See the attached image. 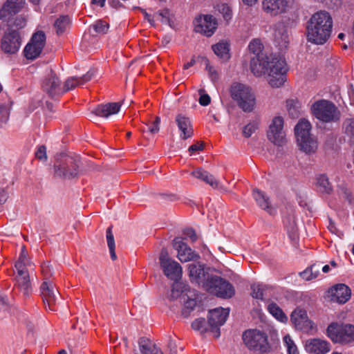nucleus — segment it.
Masks as SVG:
<instances>
[{
	"label": "nucleus",
	"mask_w": 354,
	"mask_h": 354,
	"mask_svg": "<svg viewBox=\"0 0 354 354\" xmlns=\"http://www.w3.org/2000/svg\"><path fill=\"white\" fill-rule=\"evenodd\" d=\"M243 340L245 346L252 351L266 353L270 350L267 335L257 329H250L243 334Z\"/></svg>",
	"instance_id": "obj_7"
},
{
	"label": "nucleus",
	"mask_w": 354,
	"mask_h": 354,
	"mask_svg": "<svg viewBox=\"0 0 354 354\" xmlns=\"http://www.w3.org/2000/svg\"><path fill=\"white\" fill-rule=\"evenodd\" d=\"M192 327L196 330H199L201 333L207 331L206 321L205 318H198L192 323Z\"/></svg>",
	"instance_id": "obj_44"
},
{
	"label": "nucleus",
	"mask_w": 354,
	"mask_h": 354,
	"mask_svg": "<svg viewBox=\"0 0 354 354\" xmlns=\"http://www.w3.org/2000/svg\"><path fill=\"white\" fill-rule=\"evenodd\" d=\"M203 289L209 293L223 299L231 298L235 293L232 284L225 279L214 274L207 277L203 284Z\"/></svg>",
	"instance_id": "obj_4"
},
{
	"label": "nucleus",
	"mask_w": 354,
	"mask_h": 354,
	"mask_svg": "<svg viewBox=\"0 0 354 354\" xmlns=\"http://www.w3.org/2000/svg\"><path fill=\"white\" fill-rule=\"evenodd\" d=\"M41 295L46 308L48 307L50 310H56L55 306L57 302V295L58 291L55 288L52 281H44L40 287Z\"/></svg>",
	"instance_id": "obj_19"
},
{
	"label": "nucleus",
	"mask_w": 354,
	"mask_h": 354,
	"mask_svg": "<svg viewBox=\"0 0 354 354\" xmlns=\"http://www.w3.org/2000/svg\"><path fill=\"white\" fill-rule=\"evenodd\" d=\"M106 241H107V245L109 247V252L111 254V258L113 261H115L117 259V256H116L115 252V245L114 236L112 233V226H110L106 229Z\"/></svg>",
	"instance_id": "obj_40"
},
{
	"label": "nucleus",
	"mask_w": 354,
	"mask_h": 354,
	"mask_svg": "<svg viewBox=\"0 0 354 354\" xmlns=\"http://www.w3.org/2000/svg\"><path fill=\"white\" fill-rule=\"evenodd\" d=\"M232 98L245 112H251L255 105V97L250 87L245 84L234 82L230 89Z\"/></svg>",
	"instance_id": "obj_3"
},
{
	"label": "nucleus",
	"mask_w": 354,
	"mask_h": 354,
	"mask_svg": "<svg viewBox=\"0 0 354 354\" xmlns=\"http://www.w3.org/2000/svg\"><path fill=\"white\" fill-rule=\"evenodd\" d=\"M283 129V118L280 116L274 118L267 133L268 140L276 145L282 146L286 142V134Z\"/></svg>",
	"instance_id": "obj_16"
},
{
	"label": "nucleus",
	"mask_w": 354,
	"mask_h": 354,
	"mask_svg": "<svg viewBox=\"0 0 354 354\" xmlns=\"http://www.w3.org/2000/svg\"><path fill=\"white\" fill-rule=\"evenodd\" d=\"M274 41L280 50H286L290 41L289 31L283 22L275 25L274 31Z\"/></svg>",
	"instance_id": "obj_24"
},
{
	"label": "nucleus",
	"mask_w": 354,
	"mask_h": 354,
	"mask_svg": "<svg viewBox=\"0 0 354 354\" xmlns=\"http://www.w3.org/2000/svg\"><path fill=\"white\" fill-rule=\"evenodd\" d=\"M109 3L113 8H118L121 5L118 0H109Z\"/></svg>",
	"instance_id": "obj_62"
},
{
	"label": "nucleus",
	"mask_w": 354,
	"mask_h": 354,
	"mask_svg": "<svg viewBox=\"0 0 354 354\" xmlns=\"http://www.w3.org/2000/svg\"><path fill=\"white\" fill-rule=\"evenodd\" d=\"M218 10L223 14V18L226 21H228L232 17V10L230 7L226 4H222Z\"/></svg>",
	"instance_id": "obj_48"
},
{
	"label": "nucleus",
	"mask_w": 354,
	"mask_h": 354,
	"mask_svg": "<svg viewBox=\"0 0 354 354\" xmlns=\"http://www.w3.org/2000/svg\"><path fill=\"white\" fill-rule=\"evenodd\" d=\"M310 123L306 120H301L295 127V133L300 149L306 153L315 152L317 149V142L313 138L310 131Z\"/></svg>",
	"instance_id": "obj_6"
},
{
	"label": "nucleus",
	"mask_w": 354,
	"mask_h": 354,
	"mask_svg": "<svg viewBox=\"0 0 354 354\" xmlns=\"http://www.w3.org/2000/svg\"><path fill=\"white\" fill-rule=\"evenodd\" d=\"M21 45L20 33L17 30L8 29L1 40V48L6 54L17 53Z\"/></svg>",
	"instance_id": "obj_13"
},
{
	"label": "nucleus",
	"mask_w": 354,
	"mask_h": 354,
	"mask_svg": "<svg viewBox=\"0 0 354 354\" xmlns=\"http://www.w3.org/2000/svg\"><path fill=\"white\" fill-rule=\"evenodd\" d=\"M252 295L254 298L258 299H263L264 291L267 289V286L263 284H253L251 286Z\"/></svg>",
	"instance_id": "obj_42"
},
{
	"label": "nucleus",
	"mask_w": 354,
	"mask_h": 354,
	"mask_svg": "<svg viewBox=\"0 0 354 354\" xmlns=\"http://www.w3.org/2000/svg\"><path fill=\"white\" fill-rule=\"evenodd\" d=\"M35 156L40 160H46V148L44 145H41L38 147L37 151L35 152Z\"/></svg>",
	"instance_id": "obj_50"
},
{
	"label": "nucleus",
	"mask_w": 354,
	"mask_h": 354,
	"mask_svg": "<svg viewBox=\"0 0 354 354\" xmlns=\"http://www.w3.org/2000/svg\"><path fill=\"white\" fill-rule=\"evenodd\" d=\"M217 23L212 15L200 16L195 21V31L210 37L216 29Z\"/></svg>",
	"instance_id": "obj_20"
},
{
	"label": "nucleus",
	"mask_w": 354,
	"mask_h": 354,
	"mask_svg": "<svg viewBox=\"0 0 354 354\" xmlns=\"http://www.w3.org/2000/svg\"><path fill=\"white\" fill-rule=\"evenodd\" d=\"M180 291H182L181 290V285L180 284H174L173 286H172V290H171V297H177L178 295V292Z\"/></svg>",
	"instance_id": "obj_61"
},
{
	"label": "nucleus",
	"mask_w": 354,
	"mask_h": 354,
	"mask_svg": "<svg viewBox=\"0 0 354 354\" xmlns=\"http://www.w3.org/2000/svg\"><path fill=\"white\" fill-rule=\"evenodd\" d=\"M93 28L94 30L100 34H106L109 28V25L108 23L102 21L97 20L93 25Z\"/></svg>",
	"instance_id": "obj_43"
},
{
	"label": "nucleus",
	"mask_w": 354,
	"mask_h": 354,
	"mask_svg": "<svg viewBox=\"0 0 354 354\" xmlns=\"http://www.w3.org/2000/svg\"><path fill=\"white\" fill-rule=\"evenodd\" d=\"M42 89L50 98L64 94L61 82L53 71L43 81Z\"/></svg>",
	"instance_id": "obj_18"
},
{
	"label": "nucleus",
	"mask_w": 354,
	"mask_h": 354,
	"mask_svg": "<svg viewBox=\"0 0 354 354\" xmlns=\"http://www.w3.org/2000/svg\"><path fill=\"white\" fill-rule=\"evenodd\" d=\"M188 270L191 282L201 286L203 288L207 277L212 275L207 272L205 265L199 262L189 263Z\"/></svg>",
	"instance_id": "obj_22"
},
{
	"label": "nucleus",
	"mask_w": 354,
	"mask_h": 354,
	"mask_svg": "<svg viewBox=\"0 0 354 354\" xmlns=\"http://www.w3.org/2000/svg\"><path fill=\"white\" fill-rule=\"evenodd\" d=\"M267 309L268 312L277 320L282 323L288 321V317L283 313L282 309L274 302L272 301L268 304Z\"/></svg>",
	"instance_id": "obj_36"
},
{
	"label": "nucleus",
	"mask_w": 354,
	"mask_h": 354,
	"mask_svg": "<svg viewBox=\"0 0 354 354\" xmlns=\"http://www.w3.org/2000/svg\"><path fill=\"white\" fill-rule=\"evenodd\" d=\"M167 346L170 351L169 354H177L176 345L172 339H169Z\"/></svg>",
	"instance_id": "obj_59"
},
{
	"label": "nucleus",
	"mask_w": 354,
	"mask_h": 354,
	"mask_svg": "<svg viewBox=\"0 0 354 354\" xmlns=\"http://www.w3.org/2000/svg\"><path fill=\"white\" fill-rule=\"evenodd\" d=\"M196 305V301L195 299H189L185 303V308L189 310H194Z\"/></svg>",
	"instance_id": "obj_56"
},
{
	"label": "nucleus",
	"mask_w": 354,
	"mask_h": 354,
	"mask_svg": "<svg viewBox=\"0 0 354 354\" xmlns=\"http://www.w3.org/2000/svg\"><path fill=\"white\" fill-rule=\"evenodd\" d=\"M173 247L177 250L178 258L181 262L196 261L200 258L198 253L192 250L187 243L179 238H176L173 241Z\"/></svg>",
	"instance_id": "obj_21"
},
{
	"label": "nucleus",
	"mask_w": 354,
	"mask_h": 354,
	"mask_svg": "<svg viewBox=\"0 0 354 354\" xmlns=\"http://www.w3.org/2000/svg\"><path fill=\"white\" fill-rule=\"evenodd\" d=\"M248 48L254 55L250 61V69L252 73L257 77L268 73V81L272 87H279L283 85L286 81L288 71L285 59L279 55L263 54V46L259 39L252 40Z\"/></svg>",
	"instance_id": "obj_1"
},
{
	"label": "nucleus",
	"mask_w": 354,
	"mask_h": 354,
	"mask_svg": "<svg viewBox=\"0 0 354 354\" xmlns=\"http://www.w3.org/2000/svg\"><path fill=\"white\" fill-rule=\"evenodd\" d=\"M120 106L121 105L119 102H110L99 104L91 112V118H92V116H98L107 118L110 115L118 113Z\"/></svg>",
	"instance_id": "obj_26"
},
{
	"label": "nucleus",
	"mask_w": 354,
	"mask_h": 354,
	"mask_svg": "<svg viewBox=\"0 0 354 354\" xmlns=\"http://www.w3.org/2000/svg\"><path fill=\"white\" fill-rule=\"evenodd\" d=\"M206 69L208 71L209 77L211 78L212 81L214 82L218 79V73L209 64V63H207L206 64Z\"/></svg>",
	"instance_id": "obj_52"
},
{
	"label": "nucleus",
	"mask_w": 354,
	"mask_h": 354,
	"mask_svg": "<svg viewBox=\"0 0 354 354\" xmlns=\"http://www.w3.org/2000/svg\"><path fill=\"white\" fill-rule=\"evenodd\" d=\"M344 140L354 145V118H346L342 124Z\"/></svg>",
	"instance_id": "obj_33"
},
{
	"label": "nucleus",
	"mask_w": 354,
	"mask_h": 354,
	"mask_svg": "<svg viewBox=\"0 0 354 354\" xmlns=\"http://www.w3.org/2000/svg\"><path fill=\"white\" fill-rule=\"evenodd\" d=\"M229 315V309L218 308L209 311L208 323L211 331L214 333L216 338L219 337L220 326L223 325Z\"/></svg>",
	"instance_id": "obj_15"
},
{
	"label": "nucleus",
	"mask_w": 354,
	"mask_h": 354,
	"mask_svg": "<svg viewBox=\"0 0 354 354\" xmlns=\"http://www.w3.org/2000/svg\"><path fill=\"white\" fill-rule=\"evenodd\" d=\"M191 175L199 179L205 183L209 185L213 188H218L219 187V181L211 174L208 171L204 170L202 168H197L196 169L192 171Z\"/></svg>",
	"instance_id": "obj_30"
},
{
	"label": "nucleus",
	"mask_w": 354,
	"mask_h": 354,
	"mask_svg": "<svg viewBox=\"0 0 354 354\" xmlns=\"http://www.w3.org/2000/svg\"><path fill=\"white\" fill-rule=\"evenodd\" d=\"M69 25L70 18L67 15L60 16L54 23V27L58 35L63 34L69 27Z\"/></svg>",
	"instance_id": "obj_39"
},
{
	"label": "nucleus",
	"mask_w": 354,
	"mask_h": 354,
	"mask_svg": "<svg viewBox=\"0 0 354 354\" xmlns=\"http://www.w3.org/2000/svg\"><path fill=\"white\" fill-rule=\"evenodd\" d=\"M210 101L211 98L207 94H201L198 100L199 104L202 106H207Z\"/></svg>",
	"instance_id": "obj_55"
},
{
	"label": "nucleus",
	"mask_w": 354,
	"mask_h": 354,
	"mask_svg": "<svg viewBox=\"0 0 354 354\" xmlns=\"http://www.w3.org/2000/svg\"><path fill=\"white\" fill-rule=\"evenodd\" d=\"M326 334L335 343L348 344L354 341V325L331 323L327 327Z\"/></svg>",
	"instance_id": "obj_8"
},
{
	"label": "nucleus",
	"mask_w": 354,
	"mask_h": 354,
	"mask_svg": "<svg viewBox=\"0 0 354 354\" xmlns=\"http://www.w3.org/2000/svg\"><path fill=\"white\" fill-rule=\"evenodd\" d=\"M80 159L78 156L62 155L54 165L55 175L65 179H71L78 176Z\"/></svg>",
	"instance_id": "obj_5"
},
{
	"label": "nucleus",
	"mask_w": 354,
	"mask_h": 354,
	"mask_svg": "<svg viewBox=\"0 0 354 354\" xmlns=\"http://www.w3.org/2000/svg\"><path fill=\"white\" fill-rule=\"evenodd\" d=\"M95 71L93 70L88 71L85 75L82 77H68L64 82L62 91L64 93L69 90L75 88L78 85L83 84L90 81L94 76Z\"/></svg>",
	"instance_id": "obj_29"
},
{
	"label": "nucleus",
	"mask_w": 354,
	"mask_h": 354,
	"mask_svg": "<svg viewBox=\"0 0 354 354\" xmlns=\"http://www.w3.org/2000/svg\"><path fill=\"white\" fill-rule=\"evenodd\" d=\"M138 344L142 354H162L161 351L146 337L140 338Z\"/></svg>",
	"instance_id": "obj_32"
},
{
	"label": "nucleus",
	"mask_w": 354,
	"mask_h": 354,
	"mask_svg": "<svg viewBox=\"0 0 354 354\" xmlns=\"http://www.w3.org/2000/svg\"><path fill=\"white\" fill-rule=\"evenodd\" d=\"M46 39L44 31L38 30L35 32L24 50V56L32 60L38 57L45 46Z\"/></svg>",
	"instance_id": "obj_12"
},
{
	"label": "nucleus",
	"mask_w": 354,
	"mask_h": 354,
	"mask_svg": "<svg viewBox=\"0 0 354 354\" xmlns=\"http://www.w3.org/2000/svg\"><path fill=\"white\" fill-rule=\"evenodd\" d=\"M286 106L289 115L292 118H298L300 113V104L295 100H288L286 101Z\"/></svg>",
	"instance_id": "obj_41"
},
{
	"label": "nucleus",
	"mask_w": 354,
	"mask_h": 354,
	"mask_svg": "<svg viewBox=\"0 0 354 354\" xmlns=\"http://www.w3.org/2000/svg\"><path fill=\"white\" fill-rule=\"evenodd\" d=\"M214 53L220 58L227 60L230 58V48L227 42H219L212 46Z\"/></svg>",
	"instance_id": "obj_38"
},
{
	"label": "nucleus",
	"mask_w": 354,
	"mask_h": 354,
	"mask_svg": "<svg viewBox=\"0 0 354 354\" xmlns=\"http://www.w3.org/2000/svg\"><path fill=\"white\" fill-rule=\"evenodd\" d=\"M156 15L160 17V21L164 24L169 23V10L168 9H164L159 10L156 13Z\"/></svg>",
	"instance_id": "obj_49"
},
{
	"label": "nucleus",
	"mask_w": 354,
	"mask_h": 354,
	"mask_svg": "<svg viewBox=\"0 0 354 354\" xmlns=\"http://www.w3.org/2000/svg\"><path fill=\"white\" fill-rule=\"evenodd\" d=\"M338 194L339 197L348 201L349 203L352 201L351 193L346 185H341L338 187Z\"/></svg>",
	"instance_id": "obj_45"
},
{
	"label": "nucleus",
	"mask_w": 354,
	"mask_h": 354,
	"mask_svg": "<svg viewBox=\"0 0 354 354\" xmlns=\"http://www.w3.org/2000/svg\"><path fill=\"white\" fill-rule=\"evenodd\" d=\"M195 63H196L195 59H194V58H192V59L190 60V62H187V63H186V64H184V66H183V68H184V69H185V70H187V69H188L189 67H191V66H194V65L195 64Z\"/></svg>",
	"instance_id": "obj_64"
},
{
	"label": "nucleus",
	"mask_w": 354,
	"mask_h": 354,
	"mask_svg": "<svg viewBox=\"0 0 354 354\" xmlns=\"http://www.w3.org/2000/svg\"><path fill=\"white\" fill-rule=\"evenodd\" d=\"M160 123V118L159 117H156L155 120L153 122L152 124L149 127V131L151 133H156L159 131V125Z\"/></svg>",
	"instance_id": "obj_51"
},
{
	"label": "nucleus",
	"mask_w": 354,
	"mask_h": 354,
	"mask_svg": "<svg viewBox=\"0 0 354 354\" xmlns=\"http://www.w3.org/2000/svg\"><path fill=\"white\" fill-rule=\"evenodd\" d=\"M183 234L189 237L192 242H195L197 240V235L195 231L192 228H187L183 231Z\"/></svg>",
	"instance_id": "obj_53"
},
{
	"label": "nucleus",
	"mask_w": 354,
	"mask_h": 354,
	"mask_svg": "<svg viewBox=\"0 0 354 354\" xmlns=\"http://www.w3.org/2000/svg\"><path fill=\"white\" fill-rule=\"evenodd\" d=\"M203 144L202 142L197 143V144L191 145L189 148V151L195 152L197 151L203 150Z\"/></svg>",
	"instance_id": "obj_60"
},
{
	"label": "nucleus",
	"mask_w": 354,
	"mask_h": 354,
	"mask_svg": "<svg viewBox=\"0 0 354 354\" xmlns=\"http://www.w3.org/2000/svg\"><path fill=\"white\" fill-rule=\"evenodd\" d=\"M283 340L286 344L288 354H299L297 348L290 338V335H286L283 338Z\"/></svg>",
	"instance_id": "obj_46"
},
{
	"label": "nucleus",
	"mask_w": 354,
	"mask_h": 354,
	"mask_svg": "<svg viewBox=\"0 0 354 354\" xmlns=\"http://www.w3.org/2000/svg\"><path fill=\"white\" fill-rule=\"evenodd\" d=\"M333 20L330 14L324 10L317 12L307 22L308 41L315 44H323L330 37Z\"/></svg>",
	"instance_id": "obj_2"
},
{
	"label": "nucleus",
	"mask_w": 354,
	"mask_h": 354,
	"mask_svg": "<svg viewBox=\"0 0 354 354\" xmlns=\"http://www.w3.org/2000/svg\"><path fill=\"white\" fill-rule=\"evenodd\" d=\"M313 115L319 120L329 122L339 118V111L335 104L328 100H321L312 106Z\"/></svg>",
	"instance_id": "obj_9"
},
{
	"label": "nucleus",
	"mask_w": 354,
	"mask_h": 354,
	"mask_svg": "<svg viewBox=\"0 0 354 354\" xmlns=\"http://www.w3.org/2000/svg\"><path fill=\"white\" fill-rule=\"evenodd\" d=\"M15 266L17 270V275L15 279L14 290H18L25 298L28 297L32 294V287L27 268L20 262L16 263Z\"/></svg>",
	"instance_id": "obj_11"
},
{
	"label": "nucleus",
	"mask_w": 354,
	"mask_h": 354,
	"mask_svg": "<svg viewBox=\"0 0 354 354\" xmlns=\"http://www.w3.org/2000/svg\"><path fill=\"white\" fill-rule=\"evenodd\" d=\"M285 227L291 240H296L298 235V227L293 216H288L284 221Z\"/></svg>",
	"instance_id": "obj_37"
},
{
	"label": "nucleus",
	"mask_w": 354,
	"mask_h": 354,
	"mask_svg": "<svg viewBox=\"0 0 354 354\" xmlns=\"http://www.w3.org/2000/svg\"><path fill=\"white\" fill-rule=\"evenodd\" d=\"M159 261L165 275L169 279L178 281L182 277L183 270L180 265L171 259L165 248L161 250Z\"/></svg>",
	"instance_id": "obj_10"
},
{
	"label": "nucleus",
	"mask_w": 354,
	"mask_h": 354,
	"mask_svg": "<svg viewBox=\"0 0 354 354\" xmlns=\"http://www.w3.org/2000/svg\"><path fill=\"white\" fill-rule=\"evenodd\" d=\"M305 349L310 354H326L330 351V344L324 339H309L306 341Z\"/></svg>",
	"instance_id": "obj_25"
},
{
	"label": "nucleus",
	"mask_w": 354,
	"mask_h": 354,
	"mask_svg": "<svg viewBox=\"0 0 354 354\" xmlns=\"http://www.w3.org/2000/svg\"><path fill=\"white\" fill-rule=\"evenodd\" d=\"M321 263H315L308 267L306 270L299 273L300 277L306 280L310 281L317 277L321 268Z\"/></svg>",
	"instance_id": "obj_35"
},
{
	"label": "nucleus",
	"mask_w": 354,
	"mask_h": 354,
	"mask_svg": "<svg viewBox=\"0 0 354 354\" xmlns=\"http://www.w3.org/2000/svg\"><path fill=\"white\" fill-rule=\"evenodd\" d=\"M253 197L257 205L263 209L266 210L270 214H274L276 210L271 207L270 198L261 190H253Z\"/></svg>",
	"instance_id": "obj_31"
},
{
	"label": "nucleus",
	"mask_w": 354,
	"mask_h": 354,
	"mask_svg": "<svg viewBox=\"0 0 354 354\" xmlns=\"http://www.w3.org/2000/svg\"><path fill=\"white\" fill-rule=\"evenodd\" d=\"M290 320L297 330L308 333L313 328V323L308 319L306 310L303 308L295 309L290 315Z\"/></svg>",
	"instance_id": "obj_17"
},
{
	"label": "nucleus",
	"mask_w": 354,
	"mask_h": 354,
	"mask_svg": "<svg viewBox=\"0 0 354 354\" xmlns=\"http://www.w3.org/2000/svg\"><path fill=\"white\" fill-rule=\"evenodd\" d=\"M26 0H6L0 8V20L10 23L26 6Z\"/></svg>",
	"instance_id": "obj_14"
},
{
	"label": "nucleus",
	"mask_w": 354,
	"mask_h": 354,
	"mask_svg": "<svg viewBox=\"0 0 354 354\" xmlns=\"http://www.w3.org/2000/svg\"><path fill=\"white\" fill-rule=\"evenodd\" d=\"M258 129V123L252 122L248 124L243 130V134L245 138H249Z\"/></svg>",
	"instance_id": "obj_47"
},
{
	"label": "nucleus",
	"mask_w": 354,
	"mask_h": 354,
	"mask_svg": "<svg viewBox=\"0 0 354 354\" xmlns=\"http://www.w3.org/2000/svg\"><path fill=\"white\" fill-rule=\"evenodd\" d=\"M13 25L18 29L22 28L26 26V20L22 17H17L15 19Z\"/></svg>",
	"instance_id": "obj_54"
},
{
	"label": "nucleus",
	"mask_w": 354,
	"mask_h": 354,
	"mask_svg": "<svg viewBox=\"0 0 354 354\" xmlns=\"http://www.w3.org/2000/svg\"><path fill=\"white\" fill-rule=\"evenodd\" d=\"M106 0H91V3L95 5H99L100 7H104L105 5Z\"/></svg>",
	"instance_id": "obj_63"
},
{
	"label": "nucleus",
	"mask_w": 354,
	"mask_h": 354,
	"mask_svg": "<svg viewBox=\"0 0 354 354\" xmlns=\"http://www.w3.org/2000/svg\"><path fill=\"white\" fill-rule=\"evenodd\" d=\"M26 252L25 251V247L23 246L22 251L19 258V260L16 263H21L22 265L26 267Z\"/></svg>",
	"instance_id": "obj_57"
},
{
	"label": "nucleus",
	"mask_w": 354,
	"mask_h": 354,
	"mask_svg": "<svg viewBox=\"0 0 354 354\" xmlns=\"http://www.w3.org/2000/svg\"><path fill=\"white\" fill-rule=\"evenodd\" d=\"M8 198V194L3 189H0V205L4 204Z\"/></svg>",
	"instance_id": "obj_58"
},
{
	"label": "nucleus",
	"mask_w": 354,
	"mask_h": 354,
	"mask_svg": "<svg viewBox=\"0 0 354 354\" xmlns=\"http://www.w3.org/2000/svg\"><path fill=\"white\" fill-rule=\"evenodd\" d=\"M318 192L323 194H330L333 192V187L328 177L325 174L319 175L317 178Z\"/></svg>",
	"instance_id": "obj_34"
},
{
	"label": "nucleus",
	"mask_w": 354,
	"mask_h": 354,
	"mask_svg": "<svg viewBox=\"0 0 354 354\" xmlns=\"http://www.w3.org/2000/svg\"><path fill=\"white\" fill-rule=\"evenodd\" d=\"M175 121L180 131V137L183 140H186L193 136L194 131L189 118L182 113H178L176 116Z\"/></svg>",
	"instance_id": "obj_28"
},
{
	"label": "nucleus",
	"mask_w": 354,
	"mask_h": 354,
	"mask_svg": "<svg viewBox=\"0 0 354 354\" xmlns=\"http://www.w3.org/2000/svg\"><path fill=\"white\" fill-rule=\"evenodd\" d=\"M286 0H263L262 8L264 12L271 16H276L286 11Z\"/></svg>",
	"instance_id": "obj_27"
},
{
	"label": "nucleus",
	"mask_w": 354,
	"mask_h": 354,
	"mask_svg": "<svg viewBox=\"0 0 354 354\" xmlns=\"http://www.w3.org/2000/svg\"><path fill=\"white\" fill-rule=\"evenodd\" d=\"M351 295V289L344 283L336 284L328 290V297L330 300L339 304H345Z\"/></svg>",
	"instance_id": "obj_23"
}]
</instances>
